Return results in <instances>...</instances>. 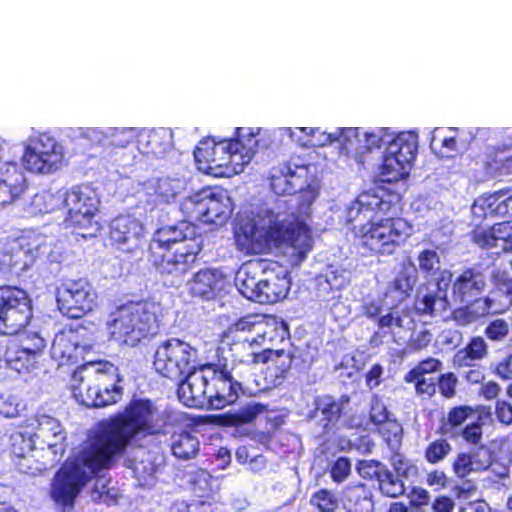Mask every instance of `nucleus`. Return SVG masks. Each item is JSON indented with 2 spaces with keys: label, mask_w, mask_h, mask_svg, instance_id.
I'll list each match as a JSON object with an SVG mask.
<instances>
[{
  "label": "nucleus",
  "mask_w": 512,
  "mask_h": 512,
  "mask_svg": "<svg viewBox=\"0 0 512 512\" xmlns=\"http://www.w3.org/2000/svg\"><path fill=\"white\" fill-rule=\"evenodd\" d=\"M307 166H295L292 169L287 162L273 166L269 173L271 190L278 196L300 194L301 205L297 213L291 212L292 219H279L265 202L244 204L237 213L236 224H306L310 217V207L319 195L318 186L303 179Z\"/></svg>",
  "instance_id": "obj_1"
},
{
  "label": "nucleus",
  "mask_w": 512,
  "mask_h": 512,
  "mask_svg": "<svg viewBox=\"0 0 512 512\" xmlns=\"http://www.w3.org/2000/svg\"><path fill=\"white\" fill-rule=\"evenodd\" d=\"M158 411L149 400H134L124 413L98 423V465L124 452L130 441L139 433L160 432Z\"/></svg>",
  "instance_id": "obj_2"
},
{
  "label": "nucleus",
  "mask_w": 512,
  "mask_h": 512,
  "mask_svg": "<svg viewBox=\"0 0 512 512\" xmlns=\"http://www.w3.org/2000/svg\"><path fill=\"white\" fill-rule=\"evenodd\" d=\"M243 131V128L237 127L233 137L219 142L211 138L201 140L194 149L197 168L216 177L242 171L253 159L259 145L255 134H244Z\"/></svg>",
  "instance_id": "obj_3"
},
{
  "label": "nucleus",
  "mask_w": 512,
  "mask_h": 512,
  "mask_svg": "<svg viewBox=\"0 0 512 512\" xmlns=\"http://www.w3.org/2000/svg\"><path fill=\"white\" fill-rule=\"evenodd\" d=\"M96 475V432H89L87 440L76 448L55 474L51 484V498L63 507L71 506L83 487Z\"/></svg>",
  "instance_id": "obj_4"
},
{
  "label": "nucleus",
  "mask_w": 512,
  "mask_h": 512,
  "mask_svg": "<svg viewBox=\"0 0 512 512\" xmlns=\"http://www.w3.org/2000/svg\"><path fill=\"white\" fill-rule=\"evenodd\" d=\"M160 316L161 306L155 301L129 302L111 313L107 326L112 338L135 346L158 332Z\"/></svg>",
  "instance_id": "obj_5"
},
{
  "label": "nucleus",
  "mask_w": 512,
  "mask_h": 512,
  "mask_svg": "<svg viewBox=\"0 0 512 512\" xmlns=\"http://www.w3.org/2000/svg\"><path fill=\"white\" fill-rule=\"evenodd\" d=\"M26 433H33L38 449L44 452L43 467H53L63 458L67 448L66 431L60 421L46 414L26 419Z\"/></svg>",
  "instance_id": "obj_6"
},
{
  "label": "nucleus",
  "mask_w": 512,
  "mask_h": 512,
  "mask_svg": "<svg viewBox=\"0 0 512 512\" xmlns=\"http://www.w3.org/2000/svg\"><path fill=\"white\" fill-rule=\"evenodd\" d=\"M197 350L188 342L171 338L161 342L154 352L153 367L162 377L178 381L196 367Z\"/></svg>",
  "instance_id": "obj_7"
},
{
  "label": "nucleus",
  "mask_w": 512,
  "mask_h": 512,
  "mask_svg": "<svg viewBox=\"0 0 512 512\" xmlns=\"http://www.w3.org/2000/svg\"><path fill=\"white\" fill-rule=\"evenodd\" d=\"M87 200L90 199L81 192H72L62 198L44 191L34 195L31 205L34 213L48 214L60 211L65 215L63 224H82L84 221H90L96 211L93 203H88Z\"/></svg>",
  "instance_id": "obj_8"
},
{
  "label": "nucleus",
  "mask_w": 512,
  "mask_h": 512,
  "mask_svg": "<svg viewBox=\"0 0 512 512\" xmlns=\"http://www.w3.org/2000/svg\"><path fill=\"white\" fill-rule=\"evenodd\" d=\"M191 244H183L175 252L166 251L163 254L152 255L153 265L161 276L163 284L178 287L184 280V275L190 270L201 250V242L191 240Z\"/></svg>",
  "instance_id": "obj_9"
},
{
  "label": "nucleus",
  "mask_w": 512,
  "mask_h": 512,
  "mask_svg": "<svg viewBox=\"0 0 512 512\" xmlns=\"http://www.w3.org/2000/svg\"><path fill=\"white\" fill-rule=\"evenodd\" d=\"M276 229L275 254L291 266H299L312 251L315 236L310 226H270Z\"/></svg>",
  "instance_id": "obj_10"
},
{
  "label": "nucleus",
  "mask_w": 512,
  "mask_h": 512,
  "mask_svg": "<svg viewBox=\"0 0 512 512\" xmlns=\"http://www.w3.org/2000/svg\"><path fill=\"white\" fill-rule=\"evenodd\" d=\"M32 318L28 294L17 287H0V323L4 334L13 335L24 329Z\"/></svg>",
  "instance_id": "obj_11"
},
{
  "label": "nucleus",
  "mask_w": 512,
  "mask_h": 512,
  "mask_svg": "<svg viewBox=\"0 0 512 512\" xmlns=\"http://www.w3.org/2000/svg\"><path fill=\"white\" fill-rule=\"evenodd\" d=\"M63 154L55 139L46 133L32 137L25 147L23 166L30 172L52 173L62 163Z\"/></svg>",
  "instance_id": "obj_12"
},
{
  "label": "nucleus",
  "mask_w": 512,
  "mask_h": 512,
  "mask_svg": "<svg viewBox=\"0 0 512 512\" xmlns=\"http://www.w3.org/2000/svg\"><path fill=\"white\" fill-rule=\"evenodd\" d=\"M214 374V366L206 365L195 367L186 373L185 379L180 382L177 394L179 400L188 407L202 408L210 406V376Z\"/></svg>",
  "instance_id": "obj_13"
},
{
  "label": "nucleus",
  "mask_w": 512,
  "mask_h": 512,
  "mask_svg": "<svg viewBox=\"0 0 512 512\" xmlns=\"http://www.w3.org/2000/svg\"><path fill=\"white\" fill-rule=\"evenodd\" d=\"M452 281V274L443 271L436 282L421 286L416 294L414 307L421 315H441L449 307L447 290Z\"/></svg>",
  "instance_id": "obj_14"
},
{
  "label": "nucleus",
  "mask_w": 512,
  "mask_h": 512,
  "mask_svg": "<svg viewBox=\"0 0 512 512\" xmlns=\"http://www.w3.org/2000/svg\"><path fill=\"white\" fill-rule=\"evenodd\" d=\"M276 229L270 226H235L237 248L246 254L274 253Z\"/></svg>",
  "instance_id": "obj_15"
},
{
  "label": "nucleus",
  "mask_w": 512,
  "mask_h": 512,
  "mask_svg": "<svg viewBox=\"0 0 512 512\" xmlns=\"http://www.w3.org/2000/svg\"><path fill=\"white\" fill-rule=\"evenodd\" d=\"M84 281L63 284L57 293L59 310L69 318H80L93 310V301L89 298Z\"/></svg>",
  "instance_id": "obj_16"
},
{
  "label": "nucleus",
  "mask_w": 512,
  "mask_h": 512,
  "mask_svg": "<svg viewBox=\"0 0 512 512\" xmlns=\"http://www.w3.org/2000/svg\"><path fill=\"white\" fill-rule=\"evenodd\" d=\"M240 328H251L260 347L269 348V344H276L284 341L287 335V328L284 322L275 317H265L262 315H248L240 319Z\"/></svg>",
  "instance_id": "obj_17"
},
{
  "label": "nucleus",
  "mask_w": 512,
  "mask_h": 512,
  "mask_svg": "<svg viewBox=\"0 0 512 512\" xmlns=\"http://www.w3.org/2000/svg\"><path fill=\"white\" fill-rule=\"evenodd\" d=\"M287 270L276 264L263 265L261 274L260 292L257 302L261 304L276 303L284 299L289 290L290 281Z\"/></svg>",
  "instance_id": "obj_18"
},
{
  "label": "nucleus",
  "mask_w": 512,
  "mask_h": 512,
  "mask_svg": "<svg viewBox=\"0 0 512 512\" xmlns=\"http://www.w3.org/2000/svg\"><path fill=\"white\" fill-rule=\"evenodd\" d=\"M508 190L509 188L500 189L483 201L474 202L471 206L472 224H481V222L493 217H505L507 219L491 224H510L512 222V194L506 199H501Z\"/></svg>",
  "instance_id": "obj_19"
},
{
  "label": "nucleus",
  "mask_w": 512,
  "mask_h": 512,
  "mask_svg": "<svg viewBox=\"0 0 512 512\" xmlns=\"http://www.w3.org/2000/svg\"><path fill=\"white\" fill-rule=\"evenodd\" d=\"M250 330L251 328L249 330L240 328V320H238L226 333L225 338L230 342L231 357L236 361L259 362L261 347Z\"/></svg>",
  "instance_id": "obj_20"
},
{
  "label": "nucleus",
  "mask_w": 512,
  "mask_h": 512,
  "mask_svg": "<svg viewBox=\"0 0 512 512\" xmlns=\"http://www.w3.org/2000/svg\"><path fill=\"white\" fill-rule=\"evenodd\" d=\"M120 381L116 366L98 360V408L115 404L121 399L123 388L119 385Z\"/></svg>",
  "instance_id": "obj_21"
},
{
  "label": "nucleus",
  "mask_w": 512,
  "mask_h": 512,
  "mask_svg": "<svg viewBox=\"0 0 512 512\" xmlns=\"http://www.w3.org/2000/svg\"><path fill=\"white\" fill-rule=\"evenodd\" d=\"M360 232H363L362 245L381 254H391L403 240L402 232L395 226H361Z\"/></svg>",
  "instance_id": "obj_22"
},
{
  "label": "nucleus",
  "mask_w": 512,
  "mask_h": 512,
  "mask_svg": "<svg viewBox=\"0 0 512 512\" xmlns=\"http://www.w3.org/2000/svg\"><path fill=\"white\" fill-rule=\"evenodd\" d=\"M258 359L259 363L266 364L264 374L267 384L278 386L290 370L293 356L284 349L263 348Z\"/></svg>",
  "instance_id": "obj_23"
},
{
  "label": "nucleus",
  "mask_w": 512,
  "mask_h": 512,
  "mask_svg": "<svg viewBox=\"0 0 512 512\" xmlns=\"http://www.w3.org/2000/svg\"><path fill=\"white\" fill-rule=\"evenodd\" d=\"M483 172L487 178L503 180L512 175V144L491 147L485 154Z\"/></svg>",
  "instance_id": "obj_24"
},
{
  "label": "nucleus",
  "mask_w": 512,
  "mask_h": 512,
  "mask_svg": "<svg viewBox=\"0 0 512 512\" xmlns=\"http://www.w3.org/2000/svg\"><path fill=\"white\" fill-rule=\"evenodd\" d=\"M210 406L214 409H222L226 405L234 403L239 392H244L238 382L232 381L227 374L214 368V374L210 376Z\"/></svg>",
  "instance_id": "obj_25"
},
{
  "label": "nucleus",
  "mask_w": 512,
  "mask_h": 512,
  "mask_svg": "<svg viewBox=\"0 0 512 512\" xmlns=\"http://www.w3.org/2000/svg\"><path fill=\"white\" fill-rule=\"evenodd\" d=\"M185 229H179L178 226H161L158 228L150 244L152 255L160 253L158 250L165 249L169 251L171 245L174 244H191V240L201 242L196 238V226H183Z\"/></svg>",
  "instance_id": "obj_26"
},
{
  "label": "nucleus",
  "mask_w": 512,
  "mask_h": 512,
  "mask_svg": "<svg viewBox=\"0 0 512 512\" xmlns=\"http://www.w3.org/2000/svg\"><path fill=\"white\" fill-rule=\"evenodd\" d=\"M204 206L206 212L203 224H227L233 214L231 199L223 192H213L211 189H203Z\"/></svg>",
  "instance_id": "obj_27"
},
{
  "label": "nucleus",
  "mask_w": 512,
  "mask_h": 512,
  "mask_svg": "<svg viewBox=\"0 0 512 512\" xmlns=\"http://www.w3.org/2000/svg\"><path fill=\"white\" fill-rule=\"evenodd\" d=\"M416 274V268L411 262L403 265L385 293L384 303L387 308H395L409 296L416 283Z\"/></svg>",
  "instance_id": "obj_28"
},
{
  "label": "nucleus",
  "mask_w": 512,
  "mask_h": 512,
  "mask_svg": "<svg viewBox=\"0 0 512 512\" xmlns=\"http://www.w3.org/2000/svg\"><path fill=\"white\" fill-rule=\"evenodd\" d=\"M223 282L222 273L208 268L198 271L187 282V287L193 297L209 300L223 288Z\"/></svg>",
  "instance_id": "obj_29"
},
{
  "label": "nucleus",
  "mask_w": 512,
  "mask_h": 512,
  "mask_svg": "<svg viewBox=\"0 0 512 512\" xmlns=\"http://www.w3.org/2000/svg\"><path fill=\"white\" fill-rule=\"evenodd\" d=\"M263 265L264 262L251 261L243 264L236 272L235 285L238 291L251 301L257 302Z\"/></svg>",
  "instance_id": "obj_30"
},
{
  "label": "nucleus",
  "mask_w": 512,
  "mask_h": 512,
  "mask_svg": "<svg viewBox=\"0 0 512 512\" xmlns=\"http://www.w3.org/2000/svg\"><path fill=\"white\" fill-rule=\"evenodd\" d=\"M486 288V277L477 269H466L453 282V294L460 302H469Z\"/></svg>",
  "instance_id": "obj_31"
},
{
  "label": "nucleus",
  "mask_w": 512,
  "mask_h": 512,
  "mask_svg": "<svg viewBox=\"0 0 512 512\" xmlns=\"http://www.w3.org/2000/svg\"><path fill=\"white\" fill-rule=\"evenodd\" d=\"M25 177L17 164H9L0 173V206L15 202L24 192Z\"/></svg>",
  "instance_id": "obj_32"
},
{
  "label": "nucleus",
  "mask_w": 512,
  "mask_h": 512,
  "mask_svg": "<svg viewBox=\"0 0 512 512\" xmlns=\"http://www.w3.org/2000/svg\"><path fill=\"white\" fill-rule=\"evenodd\" d=\"M490 465L489 451L481 447L469 453H459L453 462V471L457 477L465 478L471 473L486 470Z\"/></svg>",
  "instance_id": "obj_33"
},
{
  "label": "nucleus",
  "mask_w": 512,
  "mask_h": 512,
  "mask_svg": "<svg viewBox=\"0 0 512 512\" xmlns=\"http://www.w3.org/2000/svg\"><path fill=\"white\" fill-rule=\"evenodd\" d=\"M476 242L482 247L496 248L502 252L512 251V226H490L475 233Z\"/></svg>",
  "instance_id": "obj_34"
},
{
  "label": "nucleus",
  "mask_w": 512,
  "mask_h": 512,
  "mask_svg": "<svg viewBox=\"0 0 512 512\" xmlns=\"http://www.w3.org/2000/svg\"><path fill=\"white\" fill-rule=\"evenodd\" d=\"M93 364V361L86 363L79 367L74 374V378L80 379V383L74 387L73 396L79 404L87 408L96 407V388L92 381H86L88 378L92 379V374L89 372Z\"/></svg>",
  "instance_id": "obj_35"
},
{
  "label": "nucleus",
  "mask_w": 512,
  "mask_h": 512,
  "mask_svg": "<svg viewBox=\"0 0 512 512\" xmlns=\"http://www.w3.org/2000/svg\"><path fill=\"white\" fill-rule=\"evenodd\" d=\"M386 149L412 166L418 152V135L412 131L394 132L391 143Z\"/></svg>",
  "instance_id": "obj_36"
},
{
  "label": "nucleus",
  "mask_w": 512,
  "mask_h": 512,
  "mask_svg": "<svg viewBox=\"0 0 512 512\" xmlns=\"http://www.w3.org/2000/svg\"><path fill=\"white\" fill-rule=\"evenodd\" d=\"M411 167L397 155L385 149L378 173L382 182L393 183L406 178Z\"/></svg>",
  "instance_id": "obj_37"
},
{
  "label": "nucleus",
  "mask_w": 512,
  "mask_h": 512,
  "mask_svg": "<svg viewBox=\"0 0 512 512\" xmlns=\"http://www.w3.org/2000/svg\"><path fill=\"white\" fill-rule=\"evenodd\" d=\"M26 420L19 426V430L12 433L10 437L11 450L13 455L20 459L17 464L19 470L23 473H29V467L26 466L23 461H26L27 455L34 449H37V443L33 433H26Z\"/></svg>",
  "instance_id": "obj_38"
},
{
  "label": "nucleus",
  "mask_w": 512,
  "mask_h": 512,
  "mask_svg": "<svg viewBox=\"0 0 512 512\" xmlns=\"http://www.w3.org/2000/svg\"><path fill=\"white\" fill-rule=\"evenodd\" d=\"M342 501L348 512H371V494L364 484L347 486L342 493Z\"/></svg>",
  "instance_id": "obj_39"
},
{
  "label": "nucleus",
  "mask_w": 512,
  "mask_h": 512,
  "mask_svg": "<svg viewBox=\"0 0 512 512\" xmlns=\"http://www.w3.org/2000/svg\"><path fill=\"white\" fill-rule=\"evenodd\" d=\"M348 283L346 272L342 269L329 268L325 275L318 279V296L323 301L339 298L336 294Z\"/></svg>",
  "instance_id": "obj_40"
},
{
  "label": "nucleus",
  "mask_w": 512,
  "mask_h": 512,
  "mask_svg": "<svg viewBox=\"0 0 512 512\" xmlns=\"http://www.w3.org/2000/svg\"><path fill=\"white\" fill-rule=\"evenodd\" d=\"M369 194L364 193L362 194L355 204L352 205V207L349 209V219L347 222H351L354 220H358L360 222H364V224H385L384 220H375L374 214H375V207H377L380 210H383L382 205L383 201L382 199H379L377 196H373L374 202H368L365 201L364 198H368Z\"/></svg>",
  "instance_id": "obj_41"
},
{
  "label": "nucleus",
  "mask_w": 512,
  "mask_h": 512,
  "mask_svg": "<svg viewBox=\"0 0 512 512\" xmlns=\"http://www.w3.org/2000/svg\"><path fill=\"white\" fill-rule=\"evenodd\" d=\"M135 130L133 128H109L102 132L98 138V145L109 153L117 149L127 148L134 142Z\"/></svg>",
  "instance_id": "obj_42"
},
{
  "label": "nucleus",
  "mask_w": 512,
  "mask_h": 512,
  "mask_svg": "<svg viewBox=\"0 0 512 512\" xmlns=\"http://www.w3.org/2000/svg\"><path fill=\"white\" fill-rule=\"evenodd\" d=\"M267 410L264 404L251 400L245 405L230 411L222 416L224 425H242L252 422L258 415L263 414Z\"/></svg>",
  "instance_id": "obj_43"
},
{
  "label": "nucleus",
  "mask_w": 512,
  "mask_h": 512,
  "mask_svg": "<svg viewBox=\"0 0 512 512\" xmlns=\"http://www.w3.org/2000/svg\"><path fill=\"white\" fill-rule=\"evenodd\" d=\"M171 440L173 455L179 459H191L195 457L199 451V440L190 432L183 431L178 434H173Z\"/></svg>",
  "instance_id": "obj_44"
},
{
  "label": "nucleus",
  "mask_w": 512,
  "mask_h": 512,
  "mask_svg": "<svg viewBox=\"0 0 512 512\" xmlns=\"http://www.w3.org/2000/svg\"><path fill=\"white\" fill-rule=\"evenodd\" d=\"M204 206L203 190L184 199L181 203V211L184 218L180 224H203L206 219V212L201 208Z\"/></svg>",
  "instance_id": "obj_45"
},
{
  "label": "nucleus",
  "mask_w": 512,
  "mask_h": 512,
  "mask_svg": "<svg viewBox=\"0 0 512 512\" xmlns=\"http://www.w3.org/2000/svg\"><path fill=\"white\" fill-rule=\"evenodd\" d=\"M487 355V344L482 337H474L469 344L454 356V363L459 366H470L473 361L483 359Z\"/></svg>",
  "instance_id": "obj_46"
},
{
  "label": "nucleus",
  "mask_w": 512,
  "mask_h": 512,
  "mask_svg": "<svg viewBox=\"0 0 512 512\" xmlns=\"http://www.w3.org/2000/svg\"><path fill=\"white\" fill-rule=\"evenodd\" d=\"M4 359L7 365L17 372L27 371L34 366L35 359L21 345L13 344L5 347Z\"/></svg>",
  "instance_id": "obj_47"
},
{
  "label": "nucleus",
  "mask_w": 512,
  "mask_h": 512,
  "mask_svg": "<svg viewBox=\"0 0 512 512\" xmlns=\"http://www.w3.org/2000/svg\"><path fill=\"white\" fill-rule=\"evenodd\" d=\"M140 453L142 454L141 460H135L132 464L133 473L141 486L151 487L155 483L157 466L147 451L140 450Z\"/></svg>",
  "instance_id": "obj_48"
},
{
  "label": "nucleus",
  "mask_w": 512,
  "mask_h": 512,
  "mask_svg": "<svg viewBox=\"0 0 512 512\" xmlns=\"http://www.w3.org/2000/svg\"><path fill=\"white\" fill-rule=\"evenodd\" d=\"M473 416L474 411L470 406H459L450 409L443 420V433L450 434L452 436L459 435L461 425Z\"/></svg>",
  "instance_id": "obj_49"
},
{
  "label": "nucleus",
  "mask_w": 512,
  "mask_h": 512,
  "mask_svg": "<svg viewBox=\"0 0 512 512\" xmlns=\"http://www.w3.org/2000/svg\"><path fill=\"white\" fill-rule=\"evenodd\" d=\"M346 402H348V399L336 401L328 395L317 397L315 400V417L322 415L327 422L324 424V427H326L328 423L335 422L339 418L343 404Z\"/></svg>",
  "instance_id": "obj_50"
},
{
  "label": "nucleus",
  "mask_w": 512,
  "mask_h": 512,
  "mask_svg": "<svg viewBox=\"0 0 512 512\" xmlns=\"http://www.w3.org/2000/svg\"><path fill=\"white\" fill-rule=\"evenodd\" d=\"M258 363L259 362L236 361L235 358H233L230 364L225 363L220 370L227 374V377L232 381L238 382L239 386L244 391V385L254 375V365Z\"/></svg>",
  "instance_id": "obj_51"
},
{
  "label": "nucleus",
  "mask_w": 512,
  "mask_h": 512,
  "mask_svg": "<svg viewBox=\"0 0 512 512\" xmlns=\"http://www.w3.org/2000/svg\"><path fill=\"white\" fill-rule=\"evenodd\" d=\"M181 189L182 184L179 179L159 178L154 187V202L157 204H168L176 199Z\"/></svg>",
  "instance_id": "obj_52"
},
{
  "label": "nucleus",
  "mask_w": 512,
  "mask_h": 512,
  "mask_svg": "<svg viewBox=\"0 0 512 512\" xmlns=\"http://www.w3.org/2000/svg\"><path fill=\"white\" fill-rule=\"evenodd\" d=\"M377 481L380 491L388 497L396 498L403 495L405 492V486L402 480L387 468L381 472Z\"/></svg>",
  "instance_id": "obj_53"
},
{
  "label": "nucleus",
  "mask_w": 512,
  "mask_h": 512,
  "mask_svg": "<svg viewBox=\"0 0 512 512\" xmlns=\"http://www.w3.org/2000/svg\"><path fill=\"white\" fill-rule=\"evenodd\" d=\"M375 428L392 450L400 444L402 426L396 420L390 418Z\"/></svg>",
  "instance_id": "obj_54"
},
{
  "label": "nucleus",
  "mask_w": 512,
  "mask_h": 512,
  "mask_svg": "<svg viewBox=\"0 0 512 512\" xmlns=\"http://www.w3.org/2000/svg\"><path fill=\"white\" fill-rule=\"evenodd\" d=\"M375 428L392 450L400 444L402 426L396 420L390 418Z\"/></svg>",
  "instance_id": "obj_55"
},
{
  "label": "nucleus",
  "mask_w": 512,
  "mask_h": 512,
  "mask_svg": "<svg viewBox=\"0 0 512 512\" xmlns=\"http://www.w3.org/2000/svg\"><path fill=\"white\" fill-rule=\"evenodd\" d=\"M164 131H151L146 136V154L159 155L165 153L171 146V141Z\"/></svg>",
  "instance_id": "obj_56"
},
{
  "label": "nucleus",
  "mask_w": 512,
  "mask_h": 512,
  "mask_svg": "<svg viewBox=\"0 0 512 512\" xmlns=\"http://www.w3.org/2000/svg\"><path fill=\"white\" fill-rule=\"evenodd\" d=\"M451 450L452 446L447 440L437 439L426 447L424 457L428 463L436 464L444 460Z\"/></svg>",
  "instance_id": "obj_57"
},
{
  "label": "nucleus",
  "mask_w": 512,
  "mask_h": 512,
  "mask_svg": "<svg viewBox=\"0 0 512 512\" xmlns=\"http://www.w3.org/2000/svg\"><path fill=\"white\" fill-rule=\"evenodd\" d=\"M394 132L390 128H377L365 135V144L368 150L380 149L383 146L389 147Z\"/></svg>",
  "instance_id": "obj_58"
},
{
  "label": "nucleus",
  "mask_w": 512,
  "mask_h": 512,
  "mask_svg": "<svg viewBox=\"0 0 512 512\" xmlns=\"http://www.w3.org/2000/svg\"><path fill=\"white\" fill-rule=\"evenodd\" d=\"M380 328H391L397 327L402 329H411L413 326V320L410 318L408 313L398 310H393L390 313L382 316L378 320Z\"/></svg>",
  "instance_id": "obj_59"
},
{
  "label": "nucleus",
  "mask_w": 512,
  "mask_h": 512,
  "mask_svg": "<svg viewBox=\"0 0 512 512\" xmlns=\"http://www.w3.org/2000/svg\"><path fill=\"white\" fill-rule=\"evenodd\" d=\"M357 138V128H338L337 131L328 135V141L330 143L338 142L340 144V148L344 150L351 149L353 142L358 141Z\"/></svg>",
  "instance_id": "obj_60"
},
{
  "label": "nucleus",
  "mask_w": 512,
  "mask_h": 512,
  "mask_svg": "<svg viewBox=\"0 0 512 512\" xmlns=\"http://www.w3.org/2000/svg\"><path fill=\"white\" fill-rule=\"evenodd\" d=\"M112 459L113 458L104 460L103 462H100L98 466V502H103L107 505L116 503L117 492L114 489L109 488L105 490L107 480L105 475L101 474L100 468L107 467Z\"/></svg>",
  "instance_id": "obj_61"
},
{
  "label": "nucleus",
  "mask_w": 512,
  "mask_h": 512,
  "mask_svg": "<svg viewBox=\"0 0 512 512\" xmlns=\"http://www.w3.org/2000/svg\"><path fill=\"white\" fill-rule=\"evenodd\" d=\"M509 324L503 319L491 321L485 328V336L494 342L503 341L509 334Z\"/></svg>",
  "instance_id": "obj_62"
},
{
  "label": "nucleus",
  "mask_w": 512,
  "mask_h": 512,
  "mask_svg": "<svg viewBox=\"0 0 512 512\" xmlns=\"http://www.w3.org/2000/svg\"><path fill=\"white\" fill-rule=\"evenodd\" d=\"M311 503L316 505L323 512H333L338 507V500L328 490H320L311 498Z\"/></svg>",
  "instance_id": "obj_63"
},
{
  "label": "nucleus",
  "mask_w": 512,
  "mask_h": 512,
  "mask_svg": "<svg viewBox=\"0 0 512 512\" xmlns=\"http://www.w3.org/2000/svg\"><path fill=\"white\" fill-rule=\"evenodd\" d=\"M212 476L205 470H200L193 479L194 493L199 497H208L212 490Z\"/></svg>",
  "instance_id": "obj_64"
}]
</instances>
